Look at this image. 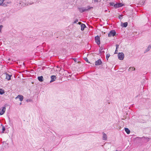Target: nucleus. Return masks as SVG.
Wrapping results in <instances>:
<instances>
[{
	"mask_svg": "<svg viewBox=\"0 0 151 151\" xmlns=\"http://www.w3.org/2000/svg\"><path fill=\"white\" fill-rule=\"evenodd\" d=\"M51 80L50 81V83H51L55 81V80L56 78V77L55 76L52 75L51 76Z\"/></svg>",
	"mask_w": 151,
	"mask_h": 151,
	"instance_id": "9d476101",
	"label": "nucleus"
},
{
	"mask_svg": "<svg viewBox=\"0 0 151 151\" xmlns=\"http://www.w3.org/2000/svg\"><path fill=\"white\" fill-rule=\"evenodd\" d=\"M132 70H135V68H134V67H133V69Z\"/></svg>",
	"mask_w": 151,
	"mask_h": 151,
	"instance_id": "c9c22d12",
	"label": "nucleus"
},
{
	"mask_svg": "<svg viewBox=\"0 0 151 151\" xmlns=\"http://www.w3.org/2000/svg\"><path fill=\"white\" fill-rule=\"evenodd\" d=\"M33 3V2H32V3H30V4H32Z\"/></svg>",
	"mask_w": 151,
	"mask_h": 151,
	"instance_id": "4c0bfd02",
	"label": "nucleus"
},
{
	"mask_svg": "<svg viewBox=\"0 0 151 151\" xmlns=\"http://www.w3.org/2000/svg\"><path fill=\"white\" fill-rule=\"evenodd\" d=\"M128 25V23L127 22H124L123 24V27H126Z\"/></svg>",
	"mask_w": 151,
	"mask_h": 151,
	"instance_id": "aec40b11",
	"label": "nucleus"
},
{
	"mask_svg": "<svg viewBox=\"0 0 151 151\" xmlns=\"http://www.w3.org/2000/svg\"><path fill=\"white\" fill-rule=\"evenodd\" d=\"M106 11H107V10H105V12H106Z\"/></svg>",
	"mask_w": 151,
	"mask_h": 151,
	"instance_id": "a19ab883",
	"label": "nucleus"
},
{
	"mask_svg": "<svg viewBox=\"0 0 151 151\" xmlns=\"http://www.w3.org/2000/svg\"><path fill=\"white\" fill-rule=\"evenodd\" d=\"M95 2H97V1L96 0H95L94 1Z\"/></svg>",
	"mask_w": 151,
	"mask_h": 151,
	"instance_id": "58836bf2",
	"label": "nucleus"
},
{
	"mask_svg": "<svg viewBox=\"0 0 151 151\" xmlns=\"http://www.w3.org/2000/svg\"><path fill=\"white\" fill-rule=\"evenodd\" d=\"M116 151H118L117 150H116Z\"/></svg>",
	"mask_w": 151,
	"mask_h": 151,
	"instance_id": "37998d69",
	"label": "nucleus"
},
{
	"mask_svg": "<svg viewBox=\"0 0 151 151\" xmlns=\"http://www.w3.org/2000/svg\"><path fill=\"white\" fill-rule=\"evenodd\" d=\"M3 27V26L2 25H0V32L1 31V30Z\"/></svg>",
	"mask_w": 151,
	"mask_h": 151,
	"instance_id": "c756f323",
	"label": "nucleus"
},
{
	"mask_svg": "<svg viewBox=\"0 0 151 151\" xmlns=\"http://www.w3.org/2000/svg\"><path fill=\"white\" fill-rule=\"evenodd\" d=\"M19 3H20V4H21V2L20 1V2H19Z\"/></svg>",
	"mask_w": 151,
	"mask_h": 151,
	"instance_id": "e433bc0d",
	"label": "nucleus"
},
{
	"mask_svg": "<svg viewBox=\"0 0 151 151\" xmlns=\"http://www.w3.org/2000/svg\"><path fill=\"white\" fill-rule=\"evenodd\" d=\"M116 34V32L114 30H112L110 31L108 34V37H111L114 36Z\"/></svg>",
	"mask_w": 151,
	"mask_h": 151,
	"instance_id": "7ed1b4c3",
	"label": "nucleus"
},
{
	"mask_svg": "<svg viewBox=\"0 0 151 151\" xmlns=\"http://www.w3.org/2000/svg\"><path fill=\"white\" fill-rule=\"evenodd\" d=\"M144 3V2L143 1H140L139 2V4L141 5H143Z\"/></svg>",
	"mask_w": 151,
	"mask_h": 151,
	"instance_id": "412c9836",
	"label": "nucleus"
},
{
	"mask_svg": "<svg viewBox=\"0 0 151 151\" xmlns=\"http://www.w3.org/2000/svg\"><path fill=\"white\" fill-rule=\"evenodd\" d=\"M73 60H74V61L75 62H76V58H74L73 59Z\"/></svg>",
	"mask_w": 151,
	"mask_h": 151,
	"instance_id": "72a5a7b5",
	"label": "nucleus"
},
{
	"mask_svg": "<svg viewBox=\"0 0 151 151\" xmlns=\"http://www.w3.org/2000/svg\"><path fill=\"white\" fill-rule=\"evenodd\" d=\"M23 96L21 95H18L16 98V99L19 98L21 101H22L23 99Z\"/></svg>",
	"mask_w": 151,
	"mask_h": 151,
	"instance_id": "f8f14e48",
	"label": "nucleus"
},
{
	"mask_svg": "<svg viewBox=\"0 0 151 151\" xmlns=\"http://www.w3.org/2000/svg\"><path fill=\"white\" fill-rule=\"evenodd\" d=\"M92 8V7H91L89 6H88L87 7H78V9L80 12L83 13L88 11Z\"/></svg>",
	"mask_w": 151,
	"mask_h": 151,
	"instance_id": "f257e3e1",
	"label": "nucleus"
},
{
	"mask_svg": "<svg viewBox=\"0 0 151 151\" xmlns=\"http://www.w3.org/2000/svg\"><path fill=\"white\" fill-rule=\"evenodd\" d=\"M21 104H22V103H21L20 104V105H21Z\"/></svg>",
	"mask_w": 151,
	"mask_h": 151,
	"instance_id": "79ce46f5",
	"label": "nucleus"
},
{
	"mask_svg": "<svg viewBox=\"0 0 151 151\" xmlns=\"http://www.w3.org/2000/svg\"><path fill=\"white\" fill-rule=\"evenodd\" d=\"M5 0H0V6L1 5L4 6H7V4H10V2H4Z\"/></svg>",
	"mask_w": 151,
	"mask_h": 151,
	"instance_id": "f03ea898",
	"label": "nucleus"
},
{
	"mask_svg": "<svg viewBox=\"0 0 151 151\" xmlns=\"http://www.w3.org/2000/svg\"><path fill=\"white\" fill-rule=\"evenodd\" d=\"M118 56L119 60H122L124 59V55L123 52H119L118 54Z\"/></svg>",
	"mask_w": 151,
	"mask_h": 151,
	"instance_id": "20e7f679",
	"label": "nucleus"
},
{
	"mask_svg": "<svg viewBox=\"0 0 151 151\" xmlns=\"http://www.w3.org/2000/svg\"><path fill=\"white\" fill-rule=\"evenodd\" d=\"M85 60L87 62H88V61L87 59V58H86V59H85Z\"/></svg>",
	"mask_w": 151,
	"mask_h": 151,
	"instance_id": "473e14b6",
	"label": "nucleus"
},
{
	"mask_svg": "<svg viewBox=\"0 0 151 151\" xmlns=\"http://www.w3.org/2000/svg\"><path fill=\"white\" fill-rule=\"evenodd\" d=\"M122 16H123V15H119V19H122Z\"/></svg>",
	"mask_w": 151,
	"mask_h": 151,
	"instance_id": "bb28decb",
	"label": "nucleus"
},
{
	"mask_svg": "<svg viewBox=\"0 0 151 151\" xmlns=\"http://www.w3.org/2000/svg\"><path fill=\"white\" fill-rule=\"evenodd\" d=\"M2 132L3 133L5 130V128L3 126L2 127Z\"/></svg>",
	"mask_w": 151,
	"mask_h": 151,
	"instance_id": "393cba45",
	"label": "nucleus"
},
{
	"mask_svg": "<svg viewBox=\"0 0 151 151\" xmlns=\"http://www.w3.org/2000/svg\"><path fill=\"white\" fill-rule=\"evenodd\" d=\"M4 93V91L2 89H0V94L1 95L3 94Z\"/></svg>",
	"mask_w": 151,
	"mask_h": 151,
	"instance_id": "6ab92c4d",
	"label": "nucleus"
},
{
	"mask_svg": "<svg viewBox=\"0 0 151 151\" xmlns=\"http://www.w3.org/2000/svg\"><path fill=\"white\" fill-rule=\"evenodd\" d=\"M4 75H6V79L9 81L11 79V78L12 76L11 75H9L7 73H5Z\"/></svg>",
	"mask_w": 151,
	"mask_h": 151,
	"instance_id": "1a4fd4ad",
	"label": "nucleus"
},
{
	"mask_svg": "<svg viewBox=\"0 0 151 151\" xmlns=\"http://www.w3.org/2000/svg\"><path fill=\"white\" fill-rule=\"evenodd\" d=\"M95 40L96 42L98 45H99L100 43V37L99 36H97L95 37Z\"/></svg>",
	"mask_w": 151,
	"mask_h": 151,
	"instance_id": "39448f33",
	"label": "nucleus"
},
{
	"mask_svg": "<svg viewBox=\"0 0 151 151\" xmlns=\"http://www.w3.org/2000/svg\"><path fill=\"white\" fill-rule=\"evenodd\" d=\"M102 63V62L100 59H99L95 62V65H99Z\"/></svg>",
	"mask_w": 151,
	"mask_h": 151,
	"instance_id": "9b49d317",
	"label": "nucleus"
},
{
	"mask_svg": "<svg viewBox=\"0 0 151 151\" xmlns=\"http://www.w3.org/2000/svg\"><path fill=\"white\" fill-rule=\"evenodd\" d=\"M123 4L122 3H117L115 4V8H117L122 6Z\"/></svg>",
	"mask_w": 151,
	"mask_h": 151,
	"instance_id": "6e6552de",
	"label": "nucleus"
},
{
	"mask_svg": "<svg viewBox=\"0 0 151 151\" xmlns=\"http://www.w3.org/2000/svg\"><path fill=\"white\" fill-rule=\"evenodd\" d=\"M37 79L40 82H41L43 81V77L42 76H38L37 78Z\"/></svg>",
	"mask_w": 151,
	"mask_h": 151,
	"instance_id": "2eb2a0df",
	"label": "nucleus"
},
{
	"mask_svg": "<svg viewBox=\"0 0 151 151\" xmlns=\"http://www.w3.org/2000/svg\"><path fill=\"white\" fill-rule=\"evenodd\" d=\"M137 138L142 139L144 141V142H148L149 141V140L151 139L149 138H148L147 137H138Z\"/></svg>",
	"mask_w": 151,
	"mask_h": 151,
	"instance_id": "423d86ee",
	"label": "nucleus"
},
{
	"mask_svg": "<svg viewBox=\"0 0 151 151\" xmlns=\"http://www.w3.org/2000/svg\"><path fill=\"white\" fill-rule=\"evenodd\" d=\"M116 49H117L119 48V45H116Z\"/></svg>",
	"mask_w": 151,
	"mask_h": 151,
	"instance_id": "7c9ffc66",
	"label": "nucleus"
},
{
	"mask_svg": "<svg viewBox=\"0 0 151 151\" xmlns=\"http://www.w3.org/2000/svg\"><path fill=\"white\" fill-rule=\"evenodd\" d=\"M69 76H70V77H71V76H72V75H69Z\"/></svg>",
	"mask_w": 151,
	"mask_h": 151,
	"instance_id": "ea45409f",
	"label": "nucleus"
},
{
	"mask_svg": "<svg viewBox=\"0 0 151 151\" xmlns=\"http://www.w3.org/2000/svg\"><path fill=\"white\" fill-rule=\"evenodd\" d=\"M78 24H82L81 22H78Z\"/></svg>",
	"mask_w": 151,
	"mask_h": 151,
	"instance_id": "f704fd0d",
	"label": "nucleus"
},
{
	"mask_svg": "<svg viewBox=\"0 0 151 151\" xmlns=\"http://www.w3.org/2000/svg\"><path fill=\"white\" fill-rule=\"evenodd\" d=\"M125 131L128 134H129L130 133V131L129 130V129L127 128H124Z\"/></svg>",
	"mask_w": 151,
	"mask_h": 151,
	"instance_id": "a211bd4d",
	"label": "nucleus"
},
{
	"mask_svg": "<svg viewBox=\"0 0 151 151\" xmlns=\"http://www.w3.org/2000/svg\"><path fill=\"white\" fill-rule=\"evenodd\" d=\"M86 27V25L83 24H82L81 25V30L83 31L84 29Z\"/></svg>",
	"mask_w": 151,
	"mask_h": 151,
	"instance_id": "4468645a",
	"label": "nucleus"
},
{
	"mask_svg": "<svg viewBox=\"0 0 151 151\" xmlns=\"http://www.w3.org/2000/svg\"><path fill=\"white\" fill-rule=\"evenodd\" d=\"M27 102H31L32 100L30 99H28L27 100Z\"/></svg>",
	"mask_w": 151,
	"mask_h": 151,
	"instance_id": "c85d7f7f",
	"label": "nucleus"
},
{
	"mask_svg": "<svg viewBox=\"0 0 151 151\" xmlns=\"http://www.w3.org/2000/svg\"><path fill=\"white\" fill-rule=\"evenodd\" d=\"M117 52H118V50H117V49H116L115 51L114 54H117Z\"/></svg>",
	"mask_w": 151,
	"mask_h": 151,
	"instance_id": "2f4dec72",
	"label": "nucleus"
},
{
	"mask_svg": "<svg viewBox=\"0 0 151 151\" xmlns=\"http://www.w3.org/2000/svg\"><path fill=\"white\" fill-rule=\"evenodd\" d=\"M102 134H103V140H106L107 138L106 134L104 132Z\"/></svg>",
	"mask_w": 151,
	"mask_h": 151,
	"instance_id": "ddd939ff",
	"label": "nucleus"
},
{
	"mask_svg": "<svg viewBox=\"0 0 151 151\" xmlns=\"http://www.w3.org/2000/svg\"><path fill=\"white\" fill-rule=\"evenodd\" d=\"M151 48V46L150 45H148L147 48L145 50L144 53H145L146 52H147L148 51H149L150 49Z\"/></svg>",
	"mask_w": 151,
	"mask_h": 151,
	"instance_id": "dca6fc26",
	"label": "nucleus"
},
{
	"mask_svg": "<svg viewBox=\"0 0 151 151\" xmlns=\"http://www.w3.org/2000/svg\"><path fill=\"white\" fill-rule=\"evenodd\" d=\"M78 20L77 19H76L75 20V21L73 23H76L77 22H78Z\"/></svg>",
	"mask_w": 151,
	"mask_h": 151,
	"instance_id": "cd10ccee",
	"label": "nucleus"
},
{
	"mask_svg": "<svg viewBox=\"0 0 151 151\" xmlns=\"http://www.w3.org/2000/svg\"><path fill=\"white\" fill-rule=\"evenodd\" d=\"M104 49V48H103L102 47H101L99 49L100 52L102 53H104V51L103 50Z\"/></svg>",
	"mask_w": 151,
	"mask_h": 151,
	"instance_id": "f3484780",
	"label": "nucleus"
},
{
	"mask_svg": "<svg viewBox=\"0 0 151 151\" xmlns=\"http://www.w3.org/2000/svg\"><path fill=\"white\" fill-rule=\"evenodd\" d=\"M3 144H5V147H8V143H6V142H4Z\"/></svg>",
	"mask_w": 151,
	"mask_h": 151,
	"instance_id": "4be33fe9",
	"label": "nucleus"
},
{
	"mask_svg": "<svg viewBox=\"0 0 151 151\" xmlns=\"http://www.w3.org/2000/svg\"><path fill=\"white\" fill-rule=\"evenodd\" d=\"M115 4L114 2H111L110 3V5L111 6H113L115 7Z\"/></svg>",
	"mask_w": 151,
	"mask_h": 151,
	"instance_id": "5701e85b",
	"label": "nucleus"
},
{
	"mask_svg": "<svg viewBox=\"0 0 151 151\" xmlns=\"http://www.w3.org/2000/svg\"><path fill=\"white\" fill-rule=\"evenodd\" d=\"M6 108L5 107H3L2 109H0V115H3L5 113Z\"/></svg>",
	"mask_w": 151,
	"mask_h": 151,
	"instance_id": "0eeeda50",
	"label": "nucleus"
},
{
	"mask_svg": "<svg viewBox=\"0 0 151 151\" xmlns=\"http://www.w3.org/2000/svg\"><path fill=\"white\" fill-rule=\"evenodd\" d=\"M110 56V55L109 54H108L106 55V58L107 60H108V58Z\"/></svg>",
	"mask_w": 151,
	"mask_h": 151,
	"instance_id": "b1692460",
	"label": "nucleus"
},
{
	"mask_svg": "<svg viewBox=\"0 0 151 151\" xmlns=\"http://www.w3.org/2000/svg\"><path fill=\"white\" fill-rule=\"evenodd\" d=\"M133 67H132L129 68L128 69V70L129 71H130V70H132L133 69Z\"/></svg>",
	"mask_w": 151,
	"mask_h": 151,
	"instance_id": "a878e982",
	"label": "nucleus"
}]
</instances>
